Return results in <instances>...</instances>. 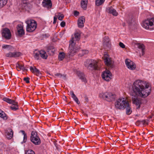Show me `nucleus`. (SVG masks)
I'll list each match as a JSON object with an SVG mask.
<instances>
[{
    "label": "nucleus",
    "instance_id": "49530a36",
    "mask_svg": "<svg viewBox=\"0 0 154 154\" xmlns=\"http://www.w3.org/2000/svg\"><path fill=\"white\" fill-rule=\"evenodd\" d=\"M79 14V12L76 11H74V14L75 16H77Z\"/></svg>",
    "mask_w": 154,
    "mask_h": 154
},
{
    "label": "nucleus",
    "instance_id": "6e6552de",
    "mask_svg": "<svg viewBox=\"0 0 154 154\" xmlns=\"http://www.w3.org/2000/svg\"><path fill=\"white\" fill-rule=\"evenodd\" d=\"M105 64L108 67L112 68L113 67V62L107 54H105L103 57Z\"/></svg>",
    "mask_w": 154,
    "mask_h": 154
},
{
    "label": "nucleus",
    "instance_id": "09e8293b",
    "mask_svg": "<svg viewBox=\"0 0 154 154\" xmlns=\"http://www.w3.org/2000/svg\"><path fill=\"white\" fill-rule=\"evenodd\" d=\"M20 132H21L23 135H24L25 134H26L25 133V131L23 130H20Z\"/></svg>",
    "mask_w": 154,
    "mask_h": 154
},
{
    "label": "nucleus",
    "instance_id": "a878e982",
    "mask_svg": "<svg viewBox=\"0 0 154 154\" xmlns=\"http://www.w3.org/2000/svg\"><path fill=\"white\" fill-rule=\"evenodd\" d=\"M135 44L137 45L138 48L141 50L142 55H143L144 54V50L145 49V46L144 45L140 43H135Z\"/></svg>",
    "mask_w": 154,
    "mask_h": 154
},
{
    "label": "nucleus",
    "instance_id": "603ef678",
    "mask_svg": "<svg viewBox=\"0 0 154 154\" xmlns=\"http://www.w3.org/2000/svg\"><path fill=\"white\" fill-rule=\"evenodd\" d=\"M10 73H11V75H12V74H11V72H10Z\"/></svg>",
    "mask_w": 154,
    "mask_h": 154
},
{
    "label": "nucleus",
    "instance_id": "7ed1b4c3",
    "mask_svg": "<svg viewBox=\"0 0 154 154\" xmlns=\"http://www.w3.org/2000/svg\"><path fill=\"white\" fill-rule=\"evenodd\" d=\"M80 38V35L79 32H76L74 35L71 41L69 42V55L71 56H73V54L76 52L77 49L75 46L76 42L79 40Z\"/></svg>",
    "mask_w": 154,
    "mask_h": 154
},
{
    "label": "nucleus",
    "instance_id": "bb28decb",
    "mask_svg": "<svg viewBox=\"0 0 154 154\" xmlns=\"http://www.w3.org/2000/svg\"><path fill=\"white\" fill-rule=\"evenodd\" d=\"M88 3V0H82L81 2V6L84 9H86Z\"/></svg>",
    "mask_w": 154,
    "mask_h": 154
},
{
    "label": "nucleus",
    "instance_id": "a18cd8bd",
    "mask_svg": "<svg viewBox=\"0 0 154 154\" xmlns=\"http://www.w3.org/2000/svg\"><path fill=\"white\" fill-rule=\"evenodd\" d=\"M82 54H88V50H83L82 51Z\"/></svg>",
    "mask_w": 154,
    "mask_h": 154
},
{
    "label": "nucleus",
    "instance_id": "c03bdc74",
    "mask_svg": "<svg viewBox=\"0 0 154 154\" xmlns=\"http://www.w3.org/2000/svg\"><path fill=\"white\" fill-rule=\"evenodd\" d=\"M58 17H56V16L54 17V21H53V23L55 24L56 23V21Z\"/></svg>",
    "mask_w": 154,
    "mask_h": 154
},
{
    "label": "nucleus",
    "instance_id": "a19ab883",
    "mask_svg": "<svg viewBox=\"0 0 154 154\" xmlns=\"http://www.w3.org/2000/svg\"><path fill=\"white\" fill-rule=\"evenodd\" d=\"M27 136L26 134H25V135H23V143H25L26 142L27 140Z\"/></svg>",
    "mask_w": 154,
    "mask_h": 154
},
{
    "label": "nucleus",
    "instance_id": "9d476101",
    "mask_svg": "<svg viewBox=\"0 0 154 154\" xmlns=\"http://www.w3.org/2000/svg\"><path fill=\"white\" fill-rule=\"evenodd\" d=\"M21 55L20 52L18 51H15L14 52H9L6 53L5 56L6 57H14L16 58L20 57Z\"/></svg>",
    "mask_w": 154,
    "mask_h": 154
},
{
    "label": "nucleus",
    "instance_id": "37998d69",
    "mask_svg": "<svg viewBox=\"0 0 154 154\" xmlns=\"http://www.w3.org/2000/svg\"><path fill=\"white\" fill-rule=\"evenodd\" d=\"M66 25V23L64 21H62V22L60 23V26L62 27H64Z\"/></svg>",
    "mask_w": 154,
    "mask_h": 154
},
{
    "label": "nucleus",
    "instance_id": "aec40b11",
    "mask_svg": "<svg viewBox=\"0 0 154 154\" xmlns=\"http://www.w3.org/2000/svg\"><path fill=\"white\" fill-rule=\"evenodd\" d=\"M30 71L33 73L35 74L37 76H40L41 74V72L39 70L37 69L35 67L33 68L32 66L30 67Z\"/></svg>",
    "mask_w": 154,
    "mask_h": 154
},
{
    "label": "nucleus",
    "instance_id": "20e7f679",
    "mask_svg": "<svg viewBox=\"0 0 154 154\" xmlns=\"http://www.w3.org/2000/svg\"><path fill=\"white\" fill-rule=\"evenodd\" d=\"M85 66L89 70H98V62L93 59H88L84 63Z\"/></svg>",
    "mask_w": 154,
    "mask_h": 154
},
{
    "label": "nucleus",
    "instance_id": "c85d7f7f",
    "mask_svg": "<svg viewBox=\"0 0 154 154\" xmlns=\"http://www.w3.org/2000/svg\"><path fill=\"white\" fill-rule=\"evenodd\" d=\"M3 100L7 103L10 104H14L15 103V101L14 100H12L8 98L5 97L3 98Z\"/></svg>",
    "mask_w": 154,
    "mask_h": 154
},
{
    "label": "nucleus",
    "instance_id": "4c0bfd02",
    "mask_svg": "<svg viewBox=\"0 0 154 154\" xmlns=\"http://www.w3.org/2000/svg\"><path fill=\"white\" fill-rule=\"evenodd\" d=\"M57 17H58V19L59 20H62L64 18V16L63 14L58 15Z\"/></svg>",
    "mask_w": 154,
    "mask_h": 154
},
{
    "label": "nucleus",
    "instance_id": "e433bc0d",
    "mask_svg": "<svg viewBox=\"0 0 154 154\" xmlns=\"http://www.w3.org/2000/svg\"><path fill=\"white\" fill-rule=\"evenodd\" d=\"M139 121H140V124H142L143 125L145 124H148V123L147 122V121L146 120H139Z\"/></svg>",
    "mask_w": 154,
    "mask_h": 154
},
{
    "label": "nucleus",
    "instance_id": "dca6fc26",
    "mask_svg": "<svg viewBox=\"0 0 154 154\" xmlns=\"http://www.w3.org/2000/svg\"><path fill=\"white\" fill-rule=\"evenodd\" d=\"M6 136L8 139H11L13 137V131L10 128H8L6 131Z\"/></svg>",
    "mask_w": 154,
    "mask_h": 154
},
{
    "label": "nucleus",
    "instance_id": "412c9836",
    "mask_svg": "<svg viewBox=\"0 0 154 154\" xmlns=\"http://www.w3.org/2000/svg\"><path fill=\"white\" fill-rule=\"evenodd\" d=\"M107 11L109 13L112 14L114 16H117L118 14V13L117 12L116 10L112 7L108 8L107 9Z\"/></svg>",
    "mask_w": 154,
    "mask_h": 154
},
{
    "label": "nucleus",
    "instance_id": "c9c22d12",
    "mask_svg": "<svg viewBox=\"0 0 154 154\" xmlns=\"http://www.w3.org/2000/svg\"><path fill=\"white\" fill-rule=\"evenodd\" d=\"M25 154H35V153L33 150L31 149H29L26 151Z\"/></svg>",
    "mask_w": 154,
    "mask_h": 154
},
{
    "label": "nucleus",
    "instance_id": "393cba45",
    "mask_svg": "<svg viewBox=\"0 0 154 154\" xmlns=\"http://www.w3.org/2000/svg\"><path fill=\"white\" fill-rule=\"evenodd\" d=\"M78 75L79 78L82 80V81L85 82H87L86 79L85 77L84 74L81 72H78Z\"/></svg>",
    "mask_w": 154,
    "mask_h": 154
},
{
    "label": "nucleus",
    "instance_id": "ddd939ff",
    "mask_svg": "<svg viewBox=\"0 0 154 154\" xmlns=\"http://www.w3.org/2000/svg\"><path fill=\"white\" fill-rule=\"evenodd\" d=\"M132 101L133 103L136 106V109H139L140 107V105L142 104V101L140 99L136 97H132Z\"/></svg>",
    "mask_w": 154,
    "mask_h": 154
},
{
    "label": "nucleus",
    "instance_id": "9b49d317",
    "mask_svg": "<svg viewBox=\"0 0 154 154\" xmlns=\"http://www.w3.org/2000/svg\"><path fill=\"white\" fill-rule=\"evenodd\" d=\"M111 74L109 70H106L102 74V78L106 81H109L111 79Z\"/></svg>",
    "mask_w": 154,
    "mask_h": 154
},
{
    "label": "nucleus",
    "instance_id": "f704fd0d",
    "mask_svg": "<svg viewBox=\"0 0 154 154\" xmlns=\"http://www.w3.org/2000/svg\"><path fill=\"white\" fill-rule=\"evenodd\" d=\"M55 75L59 78H62L63 79H65L66 78V75H62L60 73H57L55 74Z\"/></svg>",
    "mask_w": 154,
    "mask_h": 154
},
{
    "label": "nucleus",
    "instance_id": "1a4fd4ad",
    "mask_svg": "<svg viewBox=\"0 0 154 154\" xmlns=\"http://www.w3.org/2000/svg\"><path fill=\"white\" fill-rule=\"evenodd\" d=\"M2 35L5 38L9 39L11 37V34L10 30L7 28L4 29L2 31Z\"/></svg>",
    "mask_w": 154,
    "mask_h": 154
},
{
    "label": "nucleus",
    "instance_id": "6ab92c4d",
    "mask_svg": "<svg viewBox=\"0 0 154 154\" xmlns=\"http://www.w3.org/2000/svg\"><path fill=\"white\" fill-rule=\"evenodd\" d=\"M18 8L20 10H26L28 8L27 4L26 1L22 2L19 5Z\"/></svg>",
    "mask_w": 154,
    "mask_h": 154
},
{
    "label": "nucleus",
    "instance_id": "7c9ffc66",
    "mask_svg": "<svg viewBox=\"0 0 154 154\" xmlns=\"http://www.w3.org/2000/svg\"><path fill=\"white\" fill-rule=\"evenodd\" d=\"M105 0H96L95 4L97 6H99L103 4Z\"/></svg>",
    "mask_w": 154,
    "mask_h": 154
},
{
    "label": "nucleus",
    "instance_id": "473e14b6",
    "mask_svg": "<svg viewBox=\"0 0 154 154\" xmlns=\"http://www.w3.org/2000/svg\"><path fill=\"white\" fill-rule=\"evenodd\" d=\"M65 54L63 52L60 53L58 55V59L60 60H62L64 58Z\"/></svg>",
    "mask_w": 154,
    "mask_h": 154
},
{
    "label": "nucleus",
    "instance_id": "c756f323",
    "mask_svg": "<svg viewBox=\"0 0 154 154\" xmlns=\"http://www.w3.org/2000/svg\"><path fill=\"white\" fill-rule=\"evenodd\" d=\"M15 103L14 104H12V105L11 106V109L14 111H16L18 109L17 103L15 101Z\"/></svg>",
    "mask_w": 154,
    "mask_h": 154
},
{
    "label": "nucleus",
    "instance_id": "5701e85b",
    "mask_svg": "<svg viewBox=\"0 0 154 154\" xmlns=\"http://www.w3.org/2000/svg\"><path fill=\"white\" fill-rule=\"evenodd\" d=\"M16 67L18 71H20L21 70H23V71L27 70V69L23 65L21 64L20 63H17L16 64Z\"/></svg>",
    "mask_w": 154,
    "mask_h": 154
},
{
    "label": "nucleus",
    "instance_id": "f8f14e48",
    "mask_svg": "<svg viewBox=\"0 0 154 154\" xmlns=\"http://www.w3.org/2000/svg\"><path fill=\"white\" fill-rule=\"evenodd\" d=\"M125 63L127 67L130 69L133 70L136 68V66L133 62L128 59H126Z\"/></svg>",
    "mask_w": 154,
    "mask_h": 154
},
{
    "label": "nucleus",
    "instance_id": "423d86ee",
    "mask_svg": "<svg viewBox=\"0 0 154 154\" xmlns=\"http://www.w3.org/2000/svg\"><path fill=\"white\" fill-rule=\"evenodd\" d=\"M27 24L26 30L27 32H31L34 31L37 27L36 22L34 20H29L26 21Z\"/></svg>",
    "mask_w": 154,
    "mask_h": 154
},
{
    "label": "nucleus",
    "instance_id": "58836bf2",
    "mask_svg": "<svg viewBox=\"0 0 154 154\" xmlns=\"http://www.w3.org/2000/svg\"><path fill=\"white\" fill-rule=\"evenodd\" d=\"M30 78L28 77H25L23 78V80L26 82L27 83H29Z\"/></svg>",
    "mask_w": 154,
    "mask_h": 154
},
{
    "label": "nucleus",
    "instance_id": "a211bd4d",
    "mask_svg": "<svg viewBox=\"0 0 154 154\" xmlns=\"http://www.w3.org/2000/svg\"><path fill=\"white\" fill-rule=\"evenodd\" d=\"M17 29L18 34L19 36H22L24 34V31L23 29V25L22 24H18L17 26Z\"/></svg>",
    "mask_w": 154,
    "mask_h": 154
},
{
    "label": "nucleus",
    "instance_id": "f03ea898",
    "mask_svg": "<svg viewBox=\"0 0 154 154\" xmlns=\"http://www.w3.org/2000/svg\"><path fill=\"white\" fill-rule=\"evenodd\" d=\"M115 106L116 108L119 109H124L126 108V113L128 115L132 112L128 102L125 98L118 99L116 102Z\"/></svg>",
    "mask_w": 154,
    "mask_h": 154
},
{
    "label": "nucleus",
    "instance_id": "0eeeda50",
    "mask_svg": "<svg viewBox=\"0 0 154 154\" xmlns=\"http://www.w3.org/2000/svg\"><path fill=\"white\" fill-rule=\"evenodd\" d=\"M30 137L31 141L35 145H39L41 143V140L36 132L32 131Z\"/></svg>",
    "mask_w": 154,
    "mask_h": 154
},
{
    "label": "nucleus",
    "instance_id": "de8ad7c7",
    "mask_svg": "<svg viewBox=\"0 0 154 154\" xmlns=\"http://www.w3.org/2000/svg\"><path fill=\"white\" fill-rule=\"evenodd\" d=\"M140 121L139 120L137 121L136 122V125H137L138 126L140 125Z\"/></svg>",
    "mask_w": 154,
    "mask_h": 154
},
{
    "label": "nucleus",
    "instance_id": "cd10ccee",
    "mask_svg": "<svg viewBox=\"0 0 154 154\" xmlns=\"http://www.w3.org/2000/svg\"><path fill=\"white\" fill-rule=\"evenodd\" d=\"M39 51L35 50L33 53V56L35 59L38 60L40 59V56L39 53Z\"/></svg>",
    "mask_w": 154,
    "mask_h": 154
},
{
    "label": "nucleus",
    "instance_id": "4468645a",
    "mask_svg": "<svg viewBox=\"0 0 154 154\" xmlns=\"http://www.w3.org/2000/svg\"><path fill=\"white\" fill-rule=\"evenodd\" d=\"M42 5L45 8L50 9L52 7V3L51 0H43Z\"/></svg>",
    "mask_w": 154,
    "mask_h": 154
},
{
    "label": "nucleus",
    "instance_id": "f3484780",
    "mask_svg": "<svg viewBox=\"0 0 154 154\" xmlns=\"http://www.w3.org/2000/svg\"><path fill=\"white\" fill-rule=\"evenodd\" d=\"M103 45L104 46H106L109 48H110L111 47V42L109 39V38L108 36H105L103 40Z\"/></svg>",
    "mask_w": 154,
    "mask_h": 154
},
{
    "label": "nucleus",
    "instance_id": "2eb2a0df",
    "mask_svg": "<svg viewBox=\"0 0 154 154\" xmlns=\"http://www.w3.org/2000/svg\"><path fill=\"white\" fill-rule=\"evenodd\" d=\"M85 22V19L84 16H82L79 17L78 20V27L80 28L83 27Z\"/></svg>",
    "mask_w": 154,
    "mask_h": 154
},
{
    "label": "nucleus",
    "instance_id": "39448f33",
    "mask_svg": "<svg viewBox=\"0 0 154 154\" xmlns=\"http://www.w3.org/2000/svg\"><path fill=\"white\" fill-rule=\"evenodd\" d=\"M99 97L108 102H111L114 100L116 95L112 93L106 92L104 93H101L99 94Z\"/></svg>",
    "mask_w": 154,
    "mask_h": 154
},
{
    "label": "nucleus",
    "instance_id": "b1692460",
    "mask_svg": "<svg viewBox=\"0 0 154 154\" xmlns=\"http://www.w3.org/2000/svg\"><path fill=\"white\" fill-rule=\"evenodd\" d=\"M39 53L40 54H39L40 57L44 59H47L48 56L46 52L45 51L43 50H41L39 51Z\"/></svg>",
    "mask_w": 154,
    "mask_h": 154
},
{
    "label": "nucleus",
    "instance_id": "ea45409f",
    "mask_svg": "<svg viewBox=\"0 0 154 154\" xmlns=\"http://www.w3.org/2000/svg\"><path fill=\"white\" fill-rule=\"evenodd\" d=\"M11 46L9 45H3L2 46V48L3 49H8L10 48Z\"/></svg>",
    "mask_w": 154,
    "mask_h": 154
},
{
    "label": "nucleus",
    "instance_id": "4be33fe9",
    "mask_svg": "<svg viewBox=\"0 0 154 154\" xmlns=\"http://www.w3.org/2000/svg\"><path fill=\"white\" fill-rule=\"evenodd\" d=\"M70 95L71 96V97L73 98L74 101L76 103L79 104L80 103V102L78 98L76 97L75 95L74 94V92L72 91H71L69 92Z\"/></svg>",
    "mask_w": 154,
    "mask_h": 154
},
{
    "label": "nucleus",
    "instance_id": "3c124183",
    "mask_svg": "<svg viewBox=\"0 0 154 154\" xmlns=\"http://www.w3.org/2000/svg\"><path fill=\"white\" fill-rule=\"evenodd\" d=\"M85 100H86V101H87V100H88V98H86V99H85Z\"/></svg>",
    "mask_w": 154,
    "mask_h": 154
},
{
    "label": "nucleus",
    "instance_id": "79ce46f5",
    "mask_svg": "<svg viewBox=\"0 0 154 154\" xmlns=\"http://www.w3.org/2000/svg\"><path fill=\"white\" fill-rule=\"evenodd\" d=\"M119 45L122 48H124L125 47V45L121 42L119 43Z\"/></svg>",
    "mask_w": 154,
    "mask_h": 154
},
{
    "label": "nucleus",
    "instance_id": "f257e3e1",
    "mask_svg": "<svg viewBox=\"0 0 154 154\" xmlns=\"http://www.w3.org/2000/svg\"><path fill=\"white\" fill-rule=\"evenodd\" d=\"M134 94L140 97L145 98L149 95L151 87L146 81L138 80H136L132 86Z\"/></svg>",
    "mask_w": 154,
    "mask_h": 154
},
{
    "label": "nucleus",
    "instance_id": "72a5a7b5",
    "mask_svg": "<svg viewBox=\"0 0 154 154\" xmlns=\"http://www.w3.org/2000/svg\"><path fill=\"white\" fill-rule=\"evenodd\" d=\"M7 0H0V8L4 6L7 3Z\"/></svg>",
    "mask_w": 154,
    "mask_h": 154
},
{
    "label": "nucleus",
    "instance_id": "8fccbe9b",
    "mask_svg": "<svg viewBox=\"0 0 154 154\" xmlns=\"http://www.w3.org/2000/svg\"><path fill=\"white\" fill-rule=\"evenodd\" d=\"M128 22L129 23H131V21H129Z\"/></svg>",
    "mask_w": 154,
    "mask_h": 154
},
{
    "label": "nucleus",
    "instance_id": "2f4dec72",
    "mask_svg": "<svg viewBox=\"0 0 154 154\" xmlns=\"http://www.w3.org/2000/svg\"><path fill=\"white\" fill-rule=\"evenodd\" d=\"M0 117L3 118L4 119L6 120L7 119V117L6 116L5 113L1 109H0Z\"/></svg>",
    "mask_w": 154,
    "mask_h": 154
}]
</instances>
